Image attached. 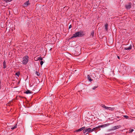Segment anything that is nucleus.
<instances>
[{
    "label": "nucleus",
    "mask_w": 135,
    "mask_h": 135,
    "mask_svg": "<svg viewBox=\"0 0 135 135\" xmlns=\"http://www.w3.org/2000/svg\"><path fill=\"white\" fill-rule=\"evenodd\" d=\"M84 35L83 31H80L78 32L75 33L73 34V36H72L71 38H72L78 37H81L83 36Z\"/></svg>",
    "instance_id": "obj_1"
},
{
    "label": "nucleus",
    "mask_w": 135,
    "mask_h": 135,
    "mask_svg": "<svg viewBox=\"0 0 135 135\" xmlns=\"http://www.w3.org/2000/svg\"><path fill=\"white\" fill-rule=\"evenodd\" d=\"M28 57L27 56H25L23 58L22 63L24 65H26L28 62Z\"/></svg>",
    "instance_id": "obj_2"
},
{
    "label": "nucleus",
    "mask_w": 135,
    "mask_h": 135,
    "mask_svg": "<svg viewBox=\"0 0 135 135\" xmlns=\"http://www.w3.org/2000/svg\"><path fill=\"white\" fill-rule=\"evenodd\" d=\"M109 125V123H108L106 124H104L102 125H100L98 127H97V128H98L99 129L100 128H104Z\"/></svg>",
    "instance_id": "obj_3"
},
{
    "label": "nucleus",
    "mask_w": 135,
    "mask_h": 135,
    "mask_svg": "<svg viewBox=\"0 0 135 135\" xmlns=\"http://www.w3.org/2000/svg\"><path fill=\"white\" fill-rule=\"evenodd\" d=\"M132 4L131 3H129L128 4L126 5L125 7L127 9H129L132 7Z\"/></svg>",
    "instance_id": "obj_4"
},
{
    "label": "nucleus",
    "mask_w": 135,
    "mask_h": 135,
    "mask_svg": "<svg viewBox=\"0 0 135 135\" xmlns=\"http://www.w3.org/2000/svg\"><path fill=\"white\" fill-rule=\"evenodd\" d=\"M102 107H103V108H105L106 109H109V110H114V108H111L110 107H106L104 105H103L102 106Z\"/></svg>",
    "instance_id": "obj_5"
},
{
    "label": "nucleus",
    "mask_w": 135,
    "mask_h": 135,
    "mask_svg": "<svg viewBox=\"0 0 135 135\" xmlns=\"http://www.w3.org/2000/svg\"><path fill=\"white\" fill-rule=\"evenodd\" d=\"M91 128H86L83 130V133H85L86 132H91Z\"/></svg>",
    "instance_id": "obj_6"
},
{
    "label": "nucleus",
    "mask_w": 135,
    "mask_h": 135,
    "mask_svg": "<svg viewBox=\"0 0 135 135\" xmlns=\"http://www.w3.org/2000/svg\"><path fill=\"white\" fill-rule=\"evenodd\" d=\"M121 127V126L118 125L114 126V127H113V130H114L117 129L118 128H120V127Z\"/></svg>",
    "instance_id": "obj_7"
},
{
    "label": "nucleus",
    "mask_w": 135,
    "mask_h": 135,
    "mask_svg": "<svg viewBox=\"0 0 135 135\" xmlns=\"http://www.w3.org/2000/svg\"><path fill=\"white\" fill-rule=\"evenodd\" d=\"M85 128V127H83L79 129H78L77 130H76L75 131V132H78L80 131H82V130L84 129Z\"/></svg>",
    "instance_id": "obj_8"
},
{
    "label": "nucleus",
    "mask_w": 135,
    "mask_h": 135,
    "mask_svg": "<svg viewBox=\"0 0 135 135\" xmlns=\"http://www.w3.org/2000/svg\"><path fill=\"white\" fill-rule=\"evenodd\" d=\"M96 83H97V84H96V85L95 86H94L92 88V89L93 90H95V89L96 88H97L98 87V84L97 82H96Z\"/></svg>",
    "instance_id": "obj_9"
},
{
    "label": "nucleus",
    "mask_w": 135,
    "mask_h": 135,
    "mask_svg": "<svg viewBox=\"0 0 135 135\" xmlns=\"http://www.w3.org/2000/svg\"><path fill=\"white\" fill-rule=\"evenodd\" d=\"M132 46L131 45L130 46L128 47H124V49L125 50H129L132 49Z\"/></svg>",
    "instance_id": "obj_10"
},
{
    "label": "nucleus",
    "mask_w": 135,
    "mask_h": 135,
    "mask_svg": "<svg viewBox=\"0 0 135 135\" xmlns=\"http://www.w3.org/2000/svg\"><path fill=\"white\" fill-rule=\"evenodd\" d=\"M87 79H88V80L90 82H91L93 80L91 79V77L89 75H88Z\"/></svg>",
    "instance_id": "obj_11"
},
{
    "label": "nucleus",
    "mask_w": 135,
    "mask_h": 135,
    "mask_svg": "<svg viewBox=\"0 0 135 135\" xmlns=\"http://www.w3.org/2000/svg\"><path fill=\"white\" fill-rule=\"evenodd\" d=\"M6 67V62L4 61L3 62V68L5 69Z\"/></svg>",
    "instance_id": "obj_12"
},
{
    "label": "nucleus",
    "mask_w": 135,
    "mask_h": 135,
    "mask_svg": "<svg viewBox=\"0 0 135 135\" xmlns=\"http://www.w3.org/2000/svg\"><path fill=\"white\" fill-rule=\"evenodd\" d=\"M29 4V1H27L24 4V6L25 7L27 6Z\"/></svg>",
    "instance_id": "obj_13"
},
{
    "label": "nucleus",
    "mask_w": 135,
    "mask_h": 135,
    "mask_svg": "<svg viewBox=\"0 0 135 135\" xmlns=\"http://www.w3.org/2000/svg\"><path fill=\"white\" fill-rule=\"evenodd\" d=\"M24 93L26 94H31V93L30 91L29 90H28L26 91V92H25Z\"/></svg>",
    "instance_id": "obj_14"
},
{
    "label": "nucleus",
    "mask_w": 135,
    "mask_h": 135,
    "mask_svg": "<svg viewBox=\"0 0 135 135\" xmlns=\"http://www.w3.org/2000/svg\"><path fill=\"white\" fill-rule=\"evenodd\" d=\"M108 24H107V23H106L105 25V30L107 31V30H108Z\"/></svg>",
    "instance_id": "obj_15"
},
{
    "label": "nucleus",
    "mask_w": 135,
    "mask_h": 135,
    "mask_svg": "<svg viewBox=\"0 0 135 135\" xmlns=\"http://www.w3.org/2000/svg\"><path fill=\"white\" fill-rule=\"evenodd\" d=\"M98 129V128H97V127L95 128H93L92 129H91V132H92L94 131V130Z\"/></svg>",
    "instance_id": "obj_16"
},
{
    "label": "nucleus",
    "mask_w": 135,
    "mask_h": 135,
    "mask_svg": "<svg viewBox=\"0 0 135 135\" xmlns=\"http://www.w3.org/2000/svg\"><path fill=\"white\" fill-rule=\"evenodd\" d=\"M17 125L16 124L14 127H12L11 128L12 129H14L16 128L17 127Z\"/></svg>",
    "instance_id": "obj_17"
},
{
    "label": "nucleus",
    "mask_w": 135,
    "mask_h": 135,
    "mask_svg": "<svg viewBox=\"0 0 135 135\" xmlns=\"http://www.w3.org/2000/svg\"><path fill=\"white\" fill-rule=\"evenodd\" d=\"M20 72H18L15 74V75L17 76L18 77L20 76Z\"/></svg>",
    "instance_id": "obj_18"
},
{
    "label": "nucleus",
    "mask_w": 135,
    "mask_h": 135,
    "mask_svg": "<svg viewBox=\"0 0 135 135\" xmlns=\"http://www.w3.org/2000/svg\"><path fill=\"white\" fill-rule=\"evenodd\" d=\"M35 74L38 76H40V74L37 71L35 72Z\"/></svg>",
    "instance_id": "obj_19"
},
{
    "label": "nucleus",
    "mask_w": 135,
    "mask_h": 135,
    "mask_svg": "<svg viewBox=\"0 0 135 135\" xmlns=\"http://www.w3.org/2000/svg\"><path fill=\"white\" fill-rule=\"evenodd\" d=\"M94 34V31H92L91 32V35L92 37H93Z\"/></svg>",
    "instance_id": "obj_20"
},
{
    "label": "nucleus",
    "mask_w": 135,
    "mask_h": 135,
    "mask_svg": "<svg viewBox=\"0 0 135 135\" xmlns=\"http://www.w3.org/2000/svg\"><path fill=\"white\" fill-rule=\"evenodd\" d=\"M123 117L126 119H128L129 118V117L127 115H123Z\"/></svg>",
    "instance_id": "obj_21"
},
{
    "label": "nucleus",
    "mask_w": 135,
    "mask_h": 135,
    "mask_svg": "<svg viewBox=\"0 0 135 135\" xmlns=\"http://www.w3.org/2000/svg\"><path fill=\"white\" fill-rule=\"evenodd\" d=\"M38 59L40 60H42L43 59L41 57H38Z\"/></svg>",
    "instance_id": "obj_22"
},
{
    "label": "nucleus",
    "mask_w": 135,
    "mask_h": 135,
    "mask_svg": "<svg viewBox=\"0 0 135 135\" xmlns=\"http://www.w3.org/2000/svg\"><path fill=\"white\" fill-rule=\"evenodd\" d=\"M5 1H6V2L7 3L11 2V0H5Z\"/></svg>",
    "instance_id": "obj_23"
},
{
    "label": "nucleus",
    "mask_w": 135,
    "mask_h": 135,
    "mask_svg": "<svg viewBox=\"0 0 135 135\" xmlns=\"http://www.w3.org/2000/svg\"><path fill=\"white\" fill-rule=\"evenodd\" d=\"M44 63L43 61H41L40 62V64L41 65H42Z\"/></svg>",
    "instance_id": "obj_24"
},
{
    "label": "nucleus",
    "mask_w": 135,
    "mask_h": 135,
    "mask_svg": "<svg viewBox=\"0 0 135 135\" xmlns=\"http://www.w3.org/2000/svg\"><path fill=\"white\" fill-rule=\"evenodd\" d=\"M133 131H134V130L132 129H130L129 130V131L131 132H132Z\"/></svg>",
    "instance_id": "obj_25"
},
{
    "label": "nucleus",
    "mask_w": 135,
    "mask_h": 135,
    "mask_svg": "<svg viewBox=\"0 0 135 135\" xmlns=\"http://www.w3.org/2000/svg\"><path fill=\"white\" fill-rule=\"evenodd\" d=\"M109 131H114V130H113V128H112L111 129H110L109 130Z\"/></svg>",
    "instance_id": "obj_26"
},
{
    "label": "nucleus",
    "mask_w": 135,
    "mask_h": 135,
    "mask_svg": "<svg viewBox=\"0 0 135 135\" xmlns=\"http://www.w3.org/2000/svg\"><path fill=\"white\" fill-rule=\"evenodd\" d=\"M72 27V25H70L69 27V28H70Z\"/></svg>",
    "instance_id": "obj_27"
},
{
    "label": "nucleus",
    "mask_w": 135,
    "mask_h": 135,
    "mask_svg": "<svg viewBox=\"0 0 135 135\" xmlns=\"http://www.w3.org/2000/svg\"><path fill=\"white\" fill-rule=\"evenodd\" d=\"M117 57H118V59H120V57H119V56H117Z\"/></svg>",
    "instance_id": "obj_28"
}]
</instances>
